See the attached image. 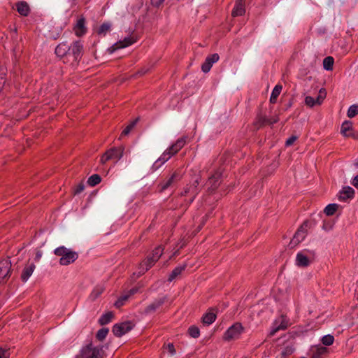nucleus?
<instances>
[{"label": "nucleus", "mask_w": 358, "mask_h": 358, "mask_svg": "<svg viewBox=\"0 0 358 358\" xmlns=\"http://www.w3.org/2000/svg\"><path fill=\"white\" fill-rule=\"evenodd\" d=\"M83 44L80 41H75L69 46L68 62L74 64L78 62L82 56Z\"/></svg>", "instance_id": "nucleus-6"}, {"label": "nucleus", "mask_w": 358, "mask_h": 358, "mask_svg": "<svg viewBox=\"0 0 358 358\" xmlns=\"http://www.w3.org/2000/svg\"><path fill=\"white\" fill-rule=\"evenodd\" d=\"M108 334V329L102 328L97 331L96 337L99 341H101L106 338Z\"/></svg>", "instance_id": "nucleus-38"}, {"label": "nucleus", "mask_w": 358, "mask_h": 358, "mask_svg": "<svg viewBox=\"0 0 358 358\" xmlns=\"http://www.w3.org/2000/svg\"><path fill=\"white\" fill-rule=\"evenodd\" d=\"M256 124L258 125V127L268 124V118H267L266 116L259 115L257 117Z\"/></svg>", "instance_id": "nucleus-41"}, {"label": "nucleus", "mask_w": 358, "mask_h": 358, "mask_svg": "<svg viewBox=\"0 0 358 358\" xmlns=\"http://www.w3.org/2000/svg\"><path fill=\"white\" fill-rule=\"evenodd\" d=\"M136 41V40L134 36H128L116 43L114 46H115V49L124 48L134 44Z\"/></svg>", "instance_id": "nucleus-22"}, {"label": "nucleus", "mask_w": 358, "mask_h": 358, "mask_svg": "<svg viewBox=\"0 0 358 358\" xmlns=\"http://www.w3.org/2000/svg\"><path fill=\"white\" fill-rule=\"evenodd\" d=\"M134 325L130 321L115 324L112 331L117 337H121L133 329Z\"/></svg>", "instance_id": "nucleus-8"}, {"label": "nucleus", "mask_w": 358, "mask_h": 358, "mask_svg": "<svg viewBox=\"0 0 358 358\" xmlns=\"http://www.w3.org/2000/svg\"><path fill=\"white\" fill-rule=\"evenodd\" d=\"M179 149H176L175 145H171L169 148H167L159 157V159L155 162L154 166L157 168L159 167L165 162H166L172 156L176 155L179 152Z\"/></svg>", "instance_id": "nucleus-7"}, {"label": "nucleus", "mask_w": 358, "mask_h": 358, "mask_svg": "<svg viewBox=\"0 0 358 358\" xmlns=\"http://www.w3.org/2000/svg\"><path fill=\"white\" fill-rule=\"evenodd\" d=\"M244 331V327L240 322H236L227 329L223 335V340L230 341L238 339Z\"/></svg>", "instance_id": "nucleus-5"}, {"label": "nucleus", "mask_w": 358, "mask_h": 358, "mask_svg": "<svg viewBox=\"0 0 358 358\" xmlns=\"http://www.w3.org/2000/svg\"><path fill=\"white\" fill-rule=\"evenodd\" d=\"M17 11L22 16L27 17L30 13V8L29 4L24 1H18L15 4Z\"/></svg>", "instance_id": "nucleus-21"}, {"label": "nucleus", "mask_w": 358, "mask_h": 358, "mask_svg": "<svg viewBox=\"0 0 358 358\" xmlns=\"http://www.w3.org/2000/svg\"><path fill=\"white\" fill-rule=\"evenodd\" d=\"M168 348L171 354H173L175 352V349L173 344H169Z\"/></svg>", "instance_id": "nucleus-54"}, {"label": "nucleus", "mask_w": 358, "mask_h": 358, "mask_svg": "<svg viewBox=\"0 0 358 358\" xmlns=\"http://www.w3.org/2000/svg\"><path fill=\"white\" fill-rule=\"evenodd\" d=\"M307 224L306 222L302 224L300 228L296 231L293 238L292 239L290 244L292 245H296L303 241L307 234Z\"/></svg>", "instance_id": "nucleus-12"}, {"label": "nucleus", "mask_w": 358, "mask_h": 358, "mask_svg": "<svg viewBox=\"0 0 358 358\" xmlns=\"http://www.w3.org/2000/svg\"><path fill=\"white\" fill-rule=\"evenodd\" d=\"M10 352L7 349L0 348V358H9Z\"/></svg>", "instance_id": "nucleus-44"}, {"label": "nucleus", "mask_w": 358, "mask_h": 358, "mask_svg": "<svg viewBox=\"0 0 358 358\" xmlns=\"http://www.w3.org/2000/svg\"><path fill=\"white\" fill-rule=\"evenodd\" d=\"M130 297L129 294L127 292L122 294L115 303V306L120 308L123 306L125 301Z\"/></svg>", "instance_id": "nucleus-36"}, {"label": "nucleus", "mask_w": 358, "mask_h": 358, "mask_svg": "<svg viewBox=\"0 0 358 358\" xmlns=\"http://www.w3.org/2000/svg\"><path fill=\"white\" fill-rule=\"evenodd\" d=\"M200 178L197 177L193 182L192 185L185 189L184 192L182 193V195H186L189 193L192 195V198L191 199V202L194 200V197L199 192L198 185H199Z\"/></svg>", "instance_id": "nucleus-18"}, {"label": "nucleus", "mask_w": 358, "mask_h": 358, "mask_svg": "<svg viewBox=\"0 0 358 358\" xmlns=\"http://www.w3.org/2000/svg\"><path fill=\"white\" fill-rule=\"evenodd\" d=\"M114 317V314L111 311H108L104 314H103L100 318L99 319V322L101 325H106L111 322L112 319Z\"/></svg>", "instance_id": "nucleus-29"}, {"label": "nucleus", "mask_w": 358, "mask_h": 358, "mask_svg": "<svg viewBox=\"0 0 358 358\" xmlns=\"http://www.w3.org/2000/svg\"><path fill=\"white\" fill-rule=\"evenodd\" d=\"M220 59L219 55L214 53L208 56L205 62L201 65V70L203 73H208L210 71L214 63L217 62Z\"/></svg>", "instance_id": "nucleus-14"}, {"label": "nucleus", "mask_w": 358, "mask_h": 358, "mask_svg": "<svg viewBox=\"0 0 358 358\" xmlns=\"http://www.w3.org/2000/svg\"><path fill=\"white\" fill-rule=\"evenodd\" d=\"M136 122H137V120L131 122L129 125H127L124 129V130L122 131L121 133V136H127L128 135L130 131H131V129L134 127V126L136 125Z\"/></svg>", "instance_id": "nucleus-42"}, {"label": "nucleus", "mask_w": 358, "mask_h": 358, "mask_svg": "<svg viewBox=\"0 0 358 358\" xmlns=\"http://www.w3.org/2000/svg\"><path fill=\"white\" fill-rule=\"evenodd\" d=\"M182 178V175L178 171H176L173 174L167 179L162 181L159 184L160 191H164L168 188L172 187L174 184L177 183Z\"/></svg>", "instance_id": "nucleus-10"}, {"label": "nucleus", "mask_w": 358, "mask_h": 358, "mask_svg": "<svg viewBox=\"0 0 358 358\" xmlns=\"http://www.w3.org/2000/svg\"><path fill=\"white\" fill-rule=\"evenodd\" d=\"M358 114V104H354L349 107L347 115L350 118H352Z\"/></svg>", "instance_id": "nucleus-37"}, {"label": "nucleus", "mask_w": 358, "mask_h": 358, "mask_svg": "<svg viewBox=\"0 0 358 358\" xmlns=\"http://www.w3.org/2000/svg\"><path fill=\"white\" fill-rule=\"evenodd\" d=\"M187 143V136H182L181 138H179L175 143V147H176V149H179L180 150Z\"/></svg>", "instance_id": "nucleus-40"}, {"label": "nucleus", "mask_w": 358, "mask_h": 358, "mask_svg": "<svg viewBox=\"0 0 358 358\" xmlns=\"http://www.w3.org/2000/svg\"><path fill=\"white\" fill-rule=\"evenodd\" d=\"M351 184L358 189V174L352 178Z\"/></svg>", "instance_id": "nucleus-49"}, {"label": "nucleus", "mask_w": 358, "mask_h": 358, "mask_svg": "<svg viewBox=\"0 0 358 358\" xmlns=\"http://www.w3.org/2000/svg\"><path fill=\"white\" fill-rule=\"evenodd\" d=\"M104 291V287L102 285L96 286L90 294V298L95 300L98 298Z\"/></svg>", "instance_id": "nucleus-31"}, {"label": "nucleus", "mask_w": 358, "mask_h": 358, "mask_svg": "<svg viewBox=\"0 0 358 358\" xmlns=\"http://www.w3.org/2000/svg\"><path fill=\"white\" fill-rule=\"evenodd\" d=\"M287 328V324H281L280 326L275 327L272 331L271 334H274L275 332L280 329H285Z\"/></svg>", "instance_id": "nucleus-47"}, {"label": "nucleus", "mask_w": 358, "mask_h": 358, "mask_svg": "<svg viewBox=\"0 0 358 358\" xmlns=\"http://www.w3.org/2000/svg\"><path fill=\"white\" fill-rule=\"evenodd\" d=\"M352 123L350 121H345L341 125V132L345 136H350L352 134L349 133L352 130Z\"/></svg>", "instance_id": "nucleus-27"}, {"label": "nucleus", "mask_w": 358, "mask_h": 358, "mask_svg": "<svg viewBox=\"0 0 358 358\" xmlns=\"http://www.w3.org/2000/svg\"><path fill=\"white\" fill-rule=\"evenodd\" d=\"M321 341L323 345H324L326 346H329L334 343V337L331 334H327V335L324 336L322 338Z\"/></svg>", "instance_id": "nucleus-35"}, {"label": "nucleus", "mask_w": 358, "mask_h": 358, "mask_svg": "<svg viewBox=\"0 0 358 358\" xmlns=\"http://www.w3.org/2000/svg\"><path fill=\"white\" fill-rule=\"evenodd\" d=\"M279 120V118L278 117H274L272 118H268V124H273L276 122H278Z\"/></svg>", "instance_id": "nucleus-53"}, {"label": "nucleus", "mask_w": 358, "mask_h": 358, "mask_svg": "<svg viewBox=\"0 0 358 358\" xmlns=\"http://www.w3.org/2000/svg\"><path fill=\"white\" fill-rule=\"evenodd\" d=\"M188 333L191 337L196 338L200 336L199 329L196 326H191L188 329Z\"/></svg>", "instance_id": "nucleus-39"}, {"label": "nucleus", "mask_w": 358, "mask_h": 358, "mask_svg": "<svg viewBox=\"0 0 358 358\" xmlns=\"http://www.w3.org/2000/svg\"><path fill=\"white\" fill-rule=\"evenodd\" d=\"M296 140V137L294 136H292L287 139V141L285 142V145L287 146H289V145H292Z\"/></svg>", "instance_id": "nucleus-46"}, {"label": "nucleus", "mask_w": 358, "mask_h": 358, "mask_svg": "<svg viewBox=\"0 0 358 358\" xmlns=\"http://www.w3.org/2000/svg\"><path fill=\"white\" fill-rule=\"evenodd\" d=\"M186 264L176 267L169 276L168 281L171 282L176 279L186 268Z\"/></svg>", "instance_id": "nucleus-25"}, {"label": "nucleus", "mask_w": 358, "mask_h": 358, "mask_svg": "<svg viewBox=\"0 0 358 358\" xmlns=\"http://www.w3.org/2000/svg\"><path fill=\"white\" fill-rule=\"evenodd\" d=\"M164 0H151V3L155 6H160Z\"/></svg>", "instance_id": "nucleus-51"}, {"label": "nucleus", "mask_w": 358, "mask_h": 358, "mask_svg": "<svg viewBox=\"0 0 358 358\" xmlns=\"http://www.w3.org/2000/svg\"><path fill=\"white\" fill-rule=\"evenodd\" d=\"M101 350L100 348H94L90 344L82 349L80 356L81 358H99Z\"/></svg>", "instance_id": "nucleus-11"}, {"label": "nucleus", "mask_w": 358, "mask_h": 358, "mask_svg": "<svg viewBox=\"0 0 358 358\" xmlns=\"http://www.w3.org/2000/svg\"><path fill=\"white\" fill-rule=\"evenodd\" d=\"M315 252L308 249L299 252L296 257V265L299 267H307L314 259Z\"/></svg>", "instance_id": "nucleus-4"}, {"label": "nucleus", "mask_w": 358, "mask_h": 358, "mask_svg": "<svg viewBox=\"0 0 358 358\" xmlns=\"http://www.w3.org/2000/svg\"><path fill=\"white\" fill-rule=\"evenodd\" d=\"M111 24L110 22H103L98 29L97 34L99 35L105 36L108 31L110 30Z\"/></svg>", "instance_id": "nucleus-33"}, {"label": "nucleus", "mask_w": 358, "mask_h": 358, "mask_svg": "<svg viewBox=\"0 0 358 358\" xmlns=\"http://www.w3.org/2000/svg\"><path fill=\"white\" fill-rule=\"evenodd\" d=\"M164 301V299L162 298L155 300L154 302H152L145 308V313L149 314L155 312L157 309H158L160 306L163 305Z\"/></svg>", "instance_id": "nucleus-23"}, {"label": "nucleus", "mask_w": 358, "mask_h": 358, "mask_svg": "<svg viewBox=\"0 0 358 358\" xmlns=\"http://www.w3.org/2000/svg\"><path fill=\"white\" fill-rule=\"evenodd\" d=\"M164 248L162 246L155 248L152 253L140 264V274L145 273L148 271L161 257Z\"/></svg>", "instance_id": "nucleus-2"}, {"label": "nucleus", "mask_w": 358, "mask_h": 358, "mask_svg": "<svg viewBox=\"0 0 358 358\" xmlns=\"http://www.w3.org/2000/svg\"><path fill=\"white\" fill-rule=\"evenodd\" d=\"M220 173L217 171L209 177L206 182V185L209 190L214 191L220 185Z\"/></svg>", "instance_id": "nucleus-17"}, {"label": "nucleus", "mask_w": 358, "mask_h": 358, "mask_svg": "<svg viewBox=\"0 0 358 358\" xmlns=\"http://www.w3.org/2000/svg\"><path fill=\"white\" fill-rule=\"evenodd\" d=\"M301 358H306V357H301Z\"/></svg>", "instance_id": "nucleus-55"}, {"label": "nucleus", "mask_w": 358, "mask_h": 358, "mask_svg": "<svg viewBox=\"0 0 358 358\" xmlns=\"http://www.w3.org/2000/svg\"><path fill=\"white\" fill-rule=\"evenodd\" d=\"M215 319L216 314L212 310H210L203 316L202 322L205 324L210 325L215 322Z\"/></svg>", "instance_id": "nucleus-26"}, {"label": "nucleus", "mask_w": 358, "mask_h": 358, "mask_svg": "<svg viewBox=\"0 0 358 358\" xmlns=\"http://www.w3.org/2000/svg\"><path fill=\"white\" fill-rule=\"evenodd\" d=\"M338 208V204H336V203H330V204H328L325 207V208L324 210V213L327 215L331 216V215H333L336 212Z\"/></svg>", "instance_id": "nucleus-30"}, {"label": "nucleus", "mask_w": 358, "mask_h": 358, "mask_svg": "<svg viewBox=\"0 0 358 358\" xmlns=\"http://www.w3.org/2000/svg\"><path fill=\"white\" fill-rule=\"evenodd\" d=\"M355 196V190L350 186L344 187L340 192L338 199L341 201H346L348 199H352Z\"/></svg>", "instance_id": "nucleus-16"}, {"label": "nucleus", "mask_w": 358, "mask_h": 358, "mask_svg": "<svg viewBox=\"0 0 358 358\" xmlns=\"http://www.w3.org/2000/svg\"><path fill=\"white\" fill-rule=\"evenodd\" d=\"M101 179L99 175L94 174L88 178L87 183L90 186L94 187L99 184L101 182Z\"/></svg>", "instance_id": "nucleus-34"}, {"label": "nucleus", "mask_w": 358, "mask_h": 358, "mask_svg": "<svg viewBox=\"0 0 358 358\" xmlns=\"http://www.w3.org/2000/svg\"><path fill=\"white\" fill-rule=\"evenodd\" d=\"M11 262L9 258L0 261V283L4 282L10 275Z\"/></svg>", "instance_id": "nucleus-9"}, {"label": "nucleus", "mask_w": 358, "mask_h": 358, "mask_svg": "<svg viewBox=\"0 0 358 358\" xmlns=\"http://www.w3.org/2000/svg\"><path fill=\"white\" fill-rule=\"evenodd\" d=\"M36 266L34 263H28L24 267L22 273H21V279L23 282H27L30 276L32 275Z\"/></svg>", "instance_id": "nucleus-20"}, {"label": "nucleus", "mask_w": 358, "mask_h": 358, "mask_svg": "<svg viewBox=\"0 0 358 358\" xmlns=\"http://www.w3.org/2000/svg\"><path fill=\"white\" fill-rule=\"evenodd\" d=\"M305 103L309 107H313L316 105V101L313 97L307 96L305 98Z\"/></svg>", "instance_id": "nucleus-43"}, {"label": "nucleus", "mask_w": 358, "mask_h": 358, "mask_svg": "<svg viewBox=\"0 0 358 358\" xmlns=\"http://www.w3.org/2000/svg\"><path fill=\"white\" fill-rule=\"evenodd\" d=\"M42 255H43L42 252L41 250H38L36 253L34 260L36 262H38L41 259Z\"/></svg>", "instance_id": "nucleus-52"}, {"label": "nucleus", "mask_w": 358, "mask_h": 358, "mask_svg": "<svg viewBox=\"0 0 358 358\" xmlns=\"http://www.w3.org/2000/svg\"><path fill=\"white\" fill-rule=\"evenodd\" d=\"M69 45L66 43H59L55 48L56 55L60 58H64V62H69Z\"/></svg>", "instance_id": "nucleus-13"}, {"label": "nucleus", "mask_w": 358, "mask_h": 358, "mask_svg": "<svg viewBox=\"0 0 358 358\" xmlns=\"http://www.w3.org/2000/svg\"><path fill=\"white\" fill-rule=\"evenodd\" d=\"M124 150V147H114L108 150L101 156L100 162L103 164H106L110 160H113L115 162H117L122 157Z\"/></svg>", "instance_id": "nucleus-3"}, {"label": "nucleus", "mask_w": 358, "mask_h": 358, "mask_svg": "<svg viewBox=\"0 0 358 358\" xmlns=\"http://www.w3.org/2000/svg\"><path fill=\"white\" fill-rule=\"evenodd\" d=\"M73 30L77 36H82L86 33L87 28L85 27V20L84 17H80L78 20L73 27Z\"/></svg>", "instance_id": "nucleus-19"}, {"label": "nucleus", "mask_w": 358, "mask_h": 358, "mask_svg": "<svg viewBox=\"0 0 358 358\" xmlns=\"http://www.w3.org/2000/svg\"><path fill=\"white\" fill-rule=\"evenodd\" d=\"M334 63V59L332 57H327L323 60V67L327 71H331L333 69Z\"/></svg>", "instance_id": "nucleus-32"}, {"label": "nucleus", "mask_w": 358, "mask_h": 358, "mask_svg": "<svg viewBox=\"0 0 358 358\" xmlns=\"http://www.w3.org/2000/svg\"><path fill=\"white\" fill-rule=\"evenodd\" d=\"M282 86L280 85H276L272 90L269 101L271 103H275L277 101V99L282 91Z\"/></svg>", "instance_id": "nucleus-28"}, {"label": "nucleus", "mask_w": 358, "mask_h": 358, "mask_svg": "<svg viewBox=\"0 0 358 358\" xmlns=\"http://www.w3.org/2000/svg\"><path fill=\"white\" fill-rule=\"evenodd\" d=\"M245 0H236L234 8L231 11L232 17H236L245 14Z\"/></svg>", "instance_id": "nucleus-15"}, {"label": "nucleus", "mask_w": 358, "mask_h": 358, "mask_svg": "<svg viewBox=\"0 0 358 358\" xmlns=\"http://www.w3.org/2000/svg\"><path fill=\"white\" fill-rule=\"evenodd\" d=\"M54 254L60 257L59 264L62 266H67L73 263L78 258V254L64 246H59L55 249Z\"/></svg>", "instance_id": "nucleus-1"}, {"label": "nucleus", "mask_w": 358, "mask_h": 358, "mask_svg": "<svg viewBox=\"0 0 358 358\" xmlns=\"http://www.w3.org/2000/svg\"><path fill=\"white\" fill-rule=\"evenodd\" d=\"M138 289H139V288L138 287H135L131 288L130 290H129L127 292V293L131 296V295H134L136 293H137L138 292Z\"/></svg>", "instance_id": "nucleus-50"}, {"label": "nucleus", "mask_w": 358, "mask_h": 358, "mask_svg": "<svg viewBox=\"0 0 358 358\" xmlns=\"http://www.w3.org/2000/svg\"><path fill=\"white\" fill-rule=\"evenodd\" d=\"M322 90H320L319 96L315 99L316 104H317V105H320L324 99V96H322Z\"/></svg>", "instance_id": "nucleus-48"}, {"label": "nucleus", "mask_w": 358, "mask_h": 358, "mask_svg": "<svg viewBox=\"0 0 358 358\" xmlns=\"http://www.w3.org/2000/svg\"><path fill=\"white\" fill-rule=\"evenodd\" d=\"M328 352L326 347L318 346L312 350L311 358H324Z\"/></svg>", "instance_id": "nucleus-24"}, {"label": "nucleus", "mask_w": 358, "mask_h": 358, "mask_svg": "<svg viewBox=\"0 0 358 358\" xmlns=\"http://www.w3.org/2000/svg\"><path fill=\"white\" fill-rule=\"evenodd\" d=\"M85 189V185L83 183H80L78 185H77L76 188L74 190L75 194H80Z\"/></svg>", "instance_id": "nucleus-45"}]
</instances>
